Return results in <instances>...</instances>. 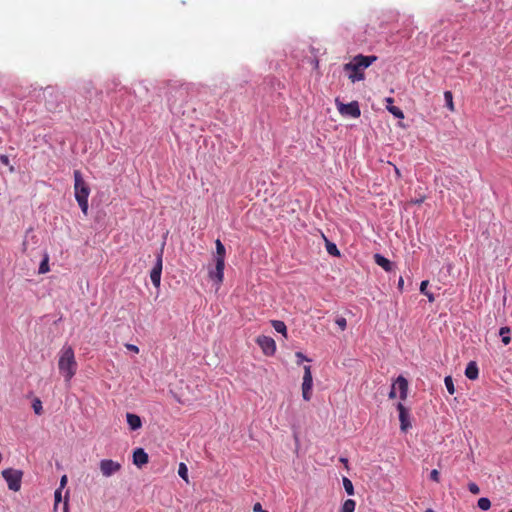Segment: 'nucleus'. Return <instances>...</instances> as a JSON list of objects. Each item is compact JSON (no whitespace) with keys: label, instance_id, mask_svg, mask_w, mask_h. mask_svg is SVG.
I'll return each mask as SVG.
<instances>
[{"label":"nucleus","instance_id":"f257e3e1","mask_svg":"<svg viewBox=\"0 0 512 512\" xmlns=\"http://www.w3.org/2000/svg\"><path fill=\"white\" fill-rule=\"evenodd\" d=\"M377 59L376 55L358 54L350 62L343 65V70L347 73V77L352 83L359 82L365 78L364 70L370 67Z\"/></svg>","mask_w":512,"mask_h":512},{"label":"nucleus","instance_id":"f03ea898","mask_svg":"<svg viewBox=\"0 0 512 512\" xmlns=\"http://www.w3.org/2000/svg\"><path fill=\"white\" fill-rule=\"evenodd\" d=\"M58 368L66 381H70L76 373L77 362L74 350L71 346L65 345L60 351Z\"/></svg>","mask_w":512,"mask_h":512},{"label":"nucleus","instance_id":"7ed1b4c3","mask_svg":"<svg viewBox=\"0 0 512 512\" xmlns=\"http://www.w3.org/2000/svg\"><path fill=\"white\" fill-rule=\"evenodd\" d=\"M74 196L84 215L88 213V198L90 195V186L84 180L79 170H74Z\"/></svg>","mask_w":512,"mask_h":512},{"label":"nucleus","instance_id":"20e7f679","mask_svg":"<svg viewBox=\"0 0 512 512\" xmlns=\"http://www.w3.org/2000/svg\"><path fill=\"white\" fill-rule=\"evenodd\" d=\"M23 471L20 469L6 468L1 472L3 479L6 481L8 489L18 492L21 489Z\"/></svg>","mask_w":512,"mask_h":512},{"label":"nucleus","instance_id":"39448f33","mask_svg":"<svg viewBox=\"0 0 512 512\" xmlns=\"http://www.w3.org/2000/svg\"><path fill=\"white\" fill-rule=\"evenodd\" d=\"M335 104L338 109V112L342 116L350 117V118H359L361 115L360 106L357 101H352L350 103H343L339 100V98H336Z\"/></svg>","mask_w":512,"mask_h":512},{"label":"nucleus","instance_id":"423d86ee","mask_svg":"<svg viewBox=\"0 0 512 512\" xmlns=\"http://www.w3.org/2000/svg\"><path fill=\"white\" fill-rule=\"evenodd\" d=\"M163 268V251L161 250L155 259L153 268L150 271V279L154 287L158 288L161 283V274Z\"/></svg>","mask_w":512,"mask_h":512},{"label":"nucleus","instance_id":"0eeeda50","mask_svg":"<svg viewBox=\"0 0 512 512\" xmlns=\"http://www.w3.org/2000/svg\"><path fill=\"white\" fill-rule=\"evenodd\" d=\"M313 377L311 372V366H304V375L302 382V397L305 401H309L312 396Z\"/></svg>","mask_w":512,"mask_h":512},{"label":"nucleus","instance_id":"6e6552de","mask_svg":"<svg viewBox=\"0 0 512 512\" xmlns=\"http://www.w3.org/2000/svg\"><path fill=\"white\" fill-rule=\"evenodd\" d=\"M225 263L223 260L215 261V267L209 268L208 277L217 286H220L224 279Z\"/></svg>","mask_w":512,"mask_h":512},{"label":"nucleus","instance_id":"1a4fd4ad","mask_svg":"<svg viewBox=\"0 0 512 512\" xmlns=\"http://www.w3.org/2000/svg\"><path fill=\"white\" fill-rule=\"evenodd\" d=\"M256 343L266 356H272L276 352V343L272 337L261 335L257 337Z\"/></svg>","mask_w":512,"mask_h":512},{"label":"nucleus","instance_id":"9d476101","mask_svg":"<svg viewBox=\"0 0 512 512\" xmlns=\"http://www.w3.org/2000/svg\"><path fill=\"white\" fill-rule=\"evenodd\" d=\"M99 466L101 473L105 477H110L121 469V464L112 459H102Z\"/></svg>","mask_w":512,"mask_h":512},{"label":"nucleus","instance_id":"9b49d317","mask_svg":"<svg viewBox=\"0 0 512 512\" xmlns=\"http://www.w3.org/2000/svg\"><path fill=\"white\" fill-rule=\"evenodd\" d=\"M396 408L399 412L400 429L406 432L412 427L409 410L401 402L397 403Z\"/></svg>","mask_w":512,"mask_h":512},{"label":"nucleus","instance_id":"f8f14e48","mask_svg":"<svg viewBox=\"0 0 512 512\" xmlns=\"http://www.w3.org/2000/svg\"><path fill=\"white\" fill-rule=\"evenodd\" d=\"M149 461L148 453L143 448H136L133 451V464L137 467H142Z\"/></svg>","mask_w":512,"mask_h":512},{"label":"nucleus","instance_id":"ddd939ff","mask_svg":"<svg viewBox=\"0 0 512 512\" xmlns=\"http://www.w3.org/2000/svg\"><path fill=\"white\" fill-rule=\"evenodd\" d=\"M374 261L377 265L382 267L386 272H391L395 268V264L382 254L376 253L374 255Z\"/></svg>","mask_w":512,"mask_h":512},{"label":"nucleus","instance_id":"4468645a","mask_svg":"<svg viewBox=\"0 0 512 512\" xmlns=\"http://www.w3.org/2000/svg\"><path fill=\"white\" fill-rule=\"evenodd\" d=\"M395 387L399 389V396L401 400H405L408 395V381L403 376H398L396 381L393 383Z\"/></svg>","mask_w":512,"mask_h":512},{"label":"nucleus","instance_id":"2eb2a0df","mask_svg":"<svg viewBox=\"0 0 512 512\" xmlns=\"http://www.w3.org/2000/svg\"><path fill=\"white\" fill-rule=\"evenodd\" d=\"M126 420L129 428L132 431H136L142 427V420L141 418L133 413H127L126 414Z\"/></svg>","mask_w":512,"mask_h":512},{"label":"nucleus","instance_id":"dca6fc26","mask_svg":"<svg viewBox=\"0 0 512 512\" xmlns=\"http://www.w3.org/2000/svg\"><path fill=\"white\" fill-rule=\"evenodd\" d=\"M465 376L470 380H476L479 376V368L475 361H470L465 368Z\"/></svg>","mask_w":512,"mask_h":512},{"label":"nucleus","instance_id":"f3484780","mask_svg":"<svg viewBox=\"0 0 512 512\" xmlns=\"http://www.w3.org/2000/svg\"><path fill=\"white\" fill-rule=\"evenodd\" d=\"M215 245H216V253L214 255V260L215 261L223 260V262L225 263V256H226L225 246L223 245V243L221 242L220 239H217L215 241Z\"/></svg>","mask_w":512,"mask_h":512},{"label":"nucleus","instance_id":"a211bd4d","mask_svg":"<svg viewBox=\"0 0 512 512\" xmlns=\"http://www.w3.org/2000/svg\"><path fill=\"white\" fill-rule=\"evenodd\" d=\"M271 325L274 330L280 334H282L285 338H287V327L286 324L281 320H272Z\"/></svg>","mask_w":512,"mask_h":512},{"label":"nucleus","instance_id":"6ab92c4d","mask_svg":"<svg viewBox=\"0 0 512 512\" xmlns=\"http://www.w3.org/2000/svg\"><path fill=\"white\" fill-rule=\"evenodd\" d=\"M499 335L504 345H508L511 342V329L508 326H503L499 329Z\"/></svg>","mask_w":512,"mask_h":512},{"label":"nucleus","instance_id":"aec40b11","mask_svg":"<svg viewBox=\"0 0 512 512\" xmlns=\"http://www.w3.org/2000/svg\"><path fill=\"white\" fill-rule=\"evenodd\" d=\"M428 284H429L428 280H423L420 284V292H421V294L425 295L428 298L429 302H434L435 297H434L433 293L428 291V289H427Z\"/></svg>","mask_w":512,"mask_h":512},{"label":"nucleus","instance_id":"412c9836","mask_svg":"<svg viewBox=\"0 0 512 512\" xmlns=\"http://www.w3.org/2000/svg\"><path fill=\"white\" fill-rule=\"evenodd\" d=\"M356 502L353 499H347L341 506L340 512H354Z\"/></svg>","mask_w":512,"mask_h":512},{"label":"nucleus","instance_id":"4be33fe9","mask_svg":"<svg viewBox=\"0 0 512 512\" xmlns=\"http://www.w3.org/2000/svg\"><path fill=\"white\" fill-rule=\"evenodd\" d=\"M326 250H327L328 254H330L332 256H335V257L340 256V251H339L337 245L328 240H326Z\"/></svg>","mask_w":512,"mask_h":512},{"label":"nucleus","instance_id":"5701e85b","mask_svg":"<svg viewBox=\"0 0 512 512\" xmlns=\"http://www.w3.org/2000/svg\"><path fill=\"white\" fill-rule=\"evenodd\" d=\"M342 484H343V487L348 495H350V496L354 495V486H353L352 481L348 477L344 476L342 478Z\"/></svg>","mask_w":512,"mask_h":512},{"label":"nucleus","instance_id":"b1692460","mask_svg":"<svg viewBox=\"0 0 512 512\" xmlns=\"http://www.w3.org/2000/svg\"><path fill=\"white\" fill-rule=\"evenodd\" d=\"M445 105L450 111H454L453 94L447 90L444 92Z\"/></svg>","mask_w":512,"mask_h":512},{"label":"nucleus","instance_id":"393cba45","mask_svg":"<svg viewBox=\"0 0 512 512\" xmlns=\"http://www.w3.org/2000/svg\"><path fill=\"white\" fill-rule=\"evenodd\" d=\"M386 109L395 118H397V119H403L404 118V113H403V111L399 107H397V106H386Z\"/></svg>","mask_w":512,"mask_h":512},{"label":"nucleus","instance_id":"a878e982","mask_svg":"<svg viewBox=\"0 0 512 512\" xmlns=\"http://www.w3.org/2000/svg\"><path fill=\"white\" fill-rule=\"evenodd\" d=\"M444 384H445V387L448 391V393L450 395H453L455 393V386H454V383H453V378L452 376L448 375L444 378Z\"/></svg>","mask_w":512,"mask_h":512},{"label":"nucleus","instance_id":"bb28decb","mask_svg":"<svg viewBox=\"0 0 512 512\" xmlns=\"http://www.w3.org/2000/svg\"><path fill=\"white\" fill-rule=\"evenodd\" d=\"M477 505L481 510L486 511L490 509L491 501L487 497H481L478 499Z\"/></svg>","mask_w":512,"mask_h":512},{"label":"nucleus","instance_id":"cd10ccee","mask_svg":"<svg viewBox=\"0 0 512 512\" xmlns=\"http://www.w3.org/2000/svg\"><path fill=\"white\" fill-rule=\"evenodd\" d=\"M178 475L188 482V468L185 463L181 462L178 467Z\"/></svg>","mask_w":512,"mask_h":512},{"label":"nucleus","instance_id":"c85d7f7f","mask_svg":"<svg viewBox=\"0 0 512 512\" xmlns=\"http://www.w3.org/2000/svg\"><path fill=\"white\" fill-rule=\"evenodd\" d=\"M32 408L36 415H40L42 413V402L39 398H35L33 400Z\"/></svg>","mask_w":512,"mask_h":512},{"label":"nucleus","instance_id":"c756f323","mask_svg":"<svg viewBox=\"0 0 512 512\" xmlns=\"http://www.w3.org/2000/svg\"><path fill=\"white\" fill-rule=\"evenodd\" d=\"M49 271V264H48V257L45 256V258L41 261L39 265L38 272L40 274H45Z\"/></svg>","mask_w":512,"mask_h":512},{"label":"nucleus","instance_id":"7c9ffc66","mask_svg":"<svg viewBox=\"0 0 512 512\" xmlns=\"http://www.w3.org/2000/svg\"><path fill=\"white\" fill-rule=\"evenodd\" d=\"M335 323L342 331L347 327V320L344 317H338Z\"/></svg>","mask_w":512,"mask_h":512},{"label":"nucleus","instance_id":"2f4dec72","mask_svg":"<svg viewBox=\"0 0 512 512\" xmlns=\"http://www.w3.org/2000/svg\"><path fill=\"white\" fill-rule=\"evenodd\" d=\"M55 93H56L55 97L58 98L59 95H58L57 91L55 90L54 87H51V86L46 87L43 91V95L45 98L47 95L53 96Z\"/></svg>","mask_w":512,"mask_h":512},{"label":"nucleus","instance_id":"473e14b6","mask_svg":"<svg viewBox=\"0 0 512 512\" xmlns=\"http://www.w3.org/2000/svg\"><path fill=\"white\" fill-rule=\"evenodd\" d=\"M468 490L474 494V495H477L480 493V488L479 486L475 483V482H470L468 484Z\"/></svg>","mask_w":512,"mask_h":512},{"label":"nucleus","instance_id":"72a5a7b5","mask_svg":"<svg viewBox=\"0 0 512 512\" xmlns=\"http://www.w3.org/2000/svg\"><path fill=\"white\" fill-rule=\"evenodd\" d=\"M430 479L434 482H439L440 481V473L437 469H433L431 472H430Z\"/></svg>","mask_w":512,"mask_h":512},{"label":"nucleus","instance_id":"f704fd0d","mask_svg":"<svg viewBox=\"0 0 512 512\" xmlns=\"http://www.w3.org/2000/svg\"><path fill=\"white\" fill-rule=\"evenodd\" d=\"M54 499H55V505H57L59 502H61L62 490L56 489V491L54 493Z\"/></svg>","mask_w":512,"mask_h":512},{"label":"nucleus","instance_id":"c9c22d12","mask_svg":"<svg viewBox=\"0 0 512 512\" xmlns=\"http://www.w3.org/2000/svg\"><path fill=\"white\" fill-rule=\"evenodd\" d=\"M296 357L298 359V364L301 363L302 361H310V359L307 358L302 352H296Z\"/></svg>","mask_w":512,"mask_h":512},{"label":"nucleus","instance_id":"e433bc0d","mask_svg":"<svg viewBox=\"0 0 512 512\" xmlns=\"http://www.w3.org/2000/svg\"><path fill=\"white\" fill-rule=\"evenodd\" d=\"M46 108L49 111H52V110L56 109L57 108V102H52V101L46 100Z\"/></svg>","mask_w":512,"mask_h":512},{"label":"nucleus","instance_id":"4c0bfd02","mask_svg":"<svg viewBox=\"0 0 512 512\" xmlns=\"http://www.w3.org/2000/svg\"><path fill=\"white\" fill-rule=\"evenodd\" d=\"M0 163L3 164V165H6L8 166L10 161H9V157L5 154H0Z\"/></svg>","mask_w":512,"mask_h":512},{"label":"nucleus","instance_id":"58836bf2","mask_svg":"<svg viewBox=\"0 0 512 512\" xmlns=\"http://www.w3.org/2000/svg\"><path fill=\"white\" fill-rule=\"evenodd\" d=\"M397 288H398L400 293H402L403 290H404V279H403L402 276H400L399 279H398Z\"/></svg>","mask_w":512,"mask_h":512},{"label":"nucleus","instance_id":"ea45409f","mask_svg":"<svg viewBox=\"0 0 512 512\" xmlns=\"http://www.w3.org/2000/svg\"><path fill=\"white\" fill-rule=\"evenodd\" d=\"M126 348L136 354L139 353V347L137 345H134V344H126Z\"/></svg>","mask_w":512,"mask_h":512},{"label":"nucleus","instance_id":"a19ab883","mask_svg":"<svg viewBox=\"0 0 512 512\" xmlns=\"http://www.w3.org/2000/svg\"><path fill=\"white\" fill-rule=\"evenodd\" d=\"M253 511H254V512H265L266 510H264V509L262 508V505H261L259 502H257V503H255V504H254V506H253Z\"/></svg>","mask_w":512,"mask_h":512},{"label":"nucleus","instance_id":"79ce46f5","mask_svg":"<svg viewBox=\"0 0 512 512\" xmlns=\"http://www.w3.org/2000/svg\"><path fill=\"white\" fill-rule=\"evenodd\" d=\"M66 484H67V476L63 475L60 479V486L58 489L62 490Z\"/></svg>","mask_w":512,"mask_h":512},{"label":"nucleus","instance_id":"37998d69","mask_svg":"<svg viewBox=\"0 0 512 512\" xmlns=\"http://www.w3.org/2000/svg\"><path fill=\"white\" fill-rule=\"evenodd\" d=\"M389 398H395L396 397V388H395V384H392L391 386V389H390V392H389Z\"/></svg>","mask_w":512,"mask_h":512},{"label":"nucleus","instance_id":"c03bdc74","mask_svg":"<svg viewBox=\"0 0 512 512\" xmlns=\"http://www.w3.org/2000/svg\"><path fill=\"white\" fill-rule=\"evenodd\" d=\"M340 462L345 465V467L348 469V459L345 457L340 458Z\"/></svg>","mask_w":512,"mask_h":512},{"label":"nucleus","instance_id":"a18cd8bd","mask_svg":"<svg viewBox=\"0 0 512 512\" xmlns=\"http://www.w3.org/2000/svg\"><path fill=\"white\" fill-rule=\"evenodd\" d=\"M63 512H69V508H68V500H67V499H66V500H65V502H64Z\"/></svg>","mask_w":512,"mask_h":512},{"label":"nucleus","instance_id":"49530a36","mask_svg":"<svg viewBox=\"0 0 512 512\" xmlns=\"http://www.w3.org/2000/svg\"><path fill=\"white\" fill-rule=\"evenodd\" d=\"M386 102H387V104H389L388 106H393V105H392V103H393V98H391V97L386 98Z\"/></svg>","mask_w":512,"mask_h":512},{"label":"nucleus","instance_id":"de8ad7c7","mask_svg":"<svg viewBox=\"0 0 512 512\" xmlns=\"http://www.w3.org/2000/svg\"><path fill=\"white\" fill-rule=\"evenodd\" d=\"M386 102H387V104H389L388 106H393V105H392V103H393V98H391V97L386 98Z\"/></svg>","mask_w":512,"mask_h":512},{"label":"nucleus","instance_id":"09e8293b","mask_svg":"<svg viewBox=\"0 0 512 512\" xmlns=\"http://www.w3.org/2000/svg\"><path fill=\"white\" fill-rule=\"evenodd\" d=\"M394 170H395V174L397 175V177L398 178L401 177L400 170L396 166H394Z\"/></svg>","mask_w":512,"mask_h":512},{"label":"nucleus","instance_id":"8fccbe9b","mask_svg":"<svg viewBox=\"0 0 512 512\" xmlns=\"http://www.w3.org/2000/svg\"><path fill=\"white\" fill-rule=\"evenodd\" d=\"M407 21L409 22V25H412L413 24V17H408Z\"/></svg>","mask_w":512,"mask_h":512},{"label":"nucleus","instance_id":"3c124183","mask_svg":"<svg viewBox=\"0 0 512 512\" xmlns=\"http://www.w3.org/2000/svg\"><path fill=\"white\" fill-rule=\"evenodd\" d=\"M415 28H416V27H414V26H412L411 28H409L408 33H409V34H412V33L414 32Z\"/></svg>","mask_w":512,"mask_h":512},{"label":"nucleus","instance_id":"603ef678","mask_svg":"<svg viewBox=\"0 0 512 512\" xmlns=\"http://www.w3.org/2000/svg\"><path fill=\"white\" fill-rule=\"evenodd\" d=\"M425 512H435V511L433 509H431V508H428V509L425 510Z\"/></svg>","mask_w":512,"mask_h":512},{"label":"nucleus","instance_id":"864d4df0","mask_svg":"<svg viewBox=\"0 0 512 512\" xmlns=\"http://www.w3.org/2000/svg\"><path fill=\"white\" fill-rule=\"evenodd\" d=\"M9 170H10V172H14V167L10 166Z\"/></svg>","mask_w":512,"mask_h":512},{"label":"nucleus","instance_id":"5fc2aeb1","mask_svg":"<svg viewBox=\"0 0 512 512\" xmlns=\"http://www.w3.org/2000/svg\"><path fill=\"white\" fill-rule=\"evenodd\" d=\"M423 200L422 199H417L415 202L416 203H421Z\"/></svg>","mask_w":512,"mask_h":512},{"label":"nucleus","instance_id":"6e6d98bb","mask_svg":"<svg viewBox=\"0 0 512 512\" xmlns=\"http://www.w3.org/2000/svg\"><path fill=\"white\" fill-rule=\"evenodd\" d=\"M509 512H512V510H511V511H509Z\"/></svg>","mask_w":512,"mask_h":512}]
</instances>
